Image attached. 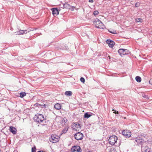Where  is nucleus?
I'll return each mask as SVG.
<instances>
[{
    "label": "nucleus",
    "instance_id": "f257e3e1",
    "mask_svg": "<svg viewBox=\"0 0 152 152\" xmlns=\"http://www.w3.org/2000/svg\"><path fill=\"white\" fill-rule=\"evenodd\" d=\"M34 121L40 124L43 123L44 122H45L43 115L41 114H37L34 117Z\"/></svg>",
    "mask_w": 152,
    "mask_h": 152
},
{
    "label": "nucleus",
    "instance_id": "f03ea898",
    "mask_svg": "<svg viewBox=\"0 0 152 152\" xmlns=\"http://www.w3.org/2000/svg\"><path fill=\"white\" fill-rule=\"evenodd\" d=\"M94 22L96 23L95 26L96 28L103 29L104 27L103 23L99 19H95Z\"/></svg>",
    "mask_w": 152,
    "mask_h": 152
},
{
    "label": "nucleus",
    "instance_id": "7ed1b4c3",
    "mask_svg": "<svg viewBox=\"0 0 152 152\" xmlns=\"http://www.w3.org/2000/svg\"><path fill=\"white\" fill-rule=\"evenodd\" d=\"M117 139V137L115 135L110 136L108 140L109 144L112 145H114L116 143Z\"/></svg>",
    "mask_w": 152,
    "mask_h": 152
},
{
    "label": "nucleus",
    "instance_id": "20e7f679",
    "mask_svg": "<svg viewBox=\"0 0 152 152\" xmlns=\"http://www.w3.org/2000/svg\"><path fill=\"white\" fill-rule=\"evenodd\" d=\"M60 137L55 135H52L49 138L50 141L53 143H56L59 140Z\"/></svg>",
    "mask_w": 152,
    "mask_h": 152
},
{
    "label": "nucleus",
    "instance_id": "39448f33",
    "mask_svg": "<svg viewBox=\"0 0 152 152\" xmlns=\"http://www.w3.org/2000/svg\"><path fill=\"white\" fill-rule=\"evenodd\" d=\"M118 52L121 56L122 55H125L129 54L130 53L129 50L124 49H119L118 50Z\"/></svg>",
    "mask_w": 152,
    "mask_h": 152
},
{
    "label": "nucleus",
    "instance_id": "423d86ee",
    "mask_svg": "<svg viewBox=\"0 0 152 152\" xmlns=\"http://www.w3.org/2000/svg\"><path fill=\"white\" fill-rule=\"evenodd\" d=\"M75 138L77 140H81L83 137V134L81 132H79L74 135Z\"/></svg>",
    "mask_w": 152,
    "mask_h": 152
},
{
    "label": "nucleus",
    "instance_id": "0eeeda50",
    "mask_svg": "<svg viewBox=\"0 0 152 152\" xmlns=\"http://www.w3.org/2000/svg\"><path fill=\"white\" fill-rule=\"evenodd\" d=\"M81 126L79 123H74L72 125V128L73 129L75 130H79L81 129Z\"/></svg>",
    "mask_w": 152,
    "mask_h": 152
},
{
    "label": "nucleus",
    "instance_id": "6e6552de",
    "mask_svg": "<svg viewBox=\"0 0 152 152\" xmlns=\"http://www.w3.org/2000/svg\"><path fill=\"white\" fill-rule=\"evenodd\" d=\"M122 134L126 137H129L131 136V133L129 130H126L122 131Z\"/></svg>",
    "mask_w": 152,
    "mask_h": 152
},
{
    "label": "nucleus",
    "instance_id": "1a4fd4ad",
    "mask_svg": "<svg viewBox=\"0 0 152 152\" xmlns=\"http://www.w3.org/2000/svg\"><path fill=\"white\" fill-rule=\"evenodd\" d=\"M71 150L72 151H77V152H80L81 151V150L80 147L79 146L77 145L71 148Z\"/></svg>",
    "mask_w": 152,
    "mask_h": 152
},
{
    "label": "nucleus",
    "instance_id": "9d476101",
    "mask_svg": "<svg viewBox=\"0 0 152 152\" xmlns=\"http://www.w3.org/2000/svg\"><path fill=\"white\" fill-rule=\"evenodd\" d=\"M54 16H56L59 14V11L57 8H53L51 9Z\"/></svg>",
    "mask_w": 152,
    "mask_h": 152
},
{
    "label": "nucleus",
    "instance_id": "9b49d317",
    "mask_svg": "<svg viewBox=\"0 0 152 152\" xmlns=\"http://www.w3.org/2000/svg\"><path fill=\"white\" fill-rule=\"evenodd\" d=\"M135 141L137 142L138 144L142 145L143 143V140L140 137H137L135 139Z\"/></svg>",
    "mask_w": 152,
    "mask_h": 152
},
{
    "label": "nucleus",
    "instance_id": "f8f14e48",
    "mask_svg": "<svg viewBox=\"0 0 152 152\" xmlns=\"http://www.w3.org/2000/svg\"><path fill=\"white\" fill-rule=\"evenodd\" d=\"M10 131L12 132L13 134H16L17 130L15 127L10 126L9 129Z\"/></svg>",
    "mask_w": 152,
    "mask_h": 152
},
{
    "label": "nucleus",
    "instance_id": "ddd939ff",
    "mask_svg": "<svg viewBox=\"0 0 152 152\" xmlns=\"http://www.w3.org/2000/svg\"><path fill=\"white\" fill-rule=\"evenodd\" d=\"M61 104L58 103H56L54 105V108L57 110H59L61 109Z\"/></svg>",
    "mask_w": 152,
    "mask_h": 152
},
{
    "label": "nucleus",
    "instance_id": "4468645a",
    "mask_svg": "<svg viewBox=\"0 0 152 152\" xmlns=\"http://www.w3.org/2000/svg\"><path fill=\"white\" fill-rule=\"evenodd\" d=\"M63 8H66V9H69L71 7V6L68 3H66L63 4Z\"/></svg>",
    "mask_w": 152,
    "mask_h": 152
},
{
    "label": "nucleus",
    "instance_id": "2eb2a0df",
    "mask_svg": "<svg viewBox=\"0 0 152 152\" xmlns=\"http://www.w3.org/2000/svg\"><path fill=\"white\" fill-rule=\"evenodd\" d=\"M65 94L68 96H72V92L70 91H66L65 93Z\"/></svg>",
    "mask_w": 152,
    "mask_h": 152
},
{
    "label": "nucleus",
    "instance_id": "dca6fc26",
    "mask_svg": "<svg viewBox=\"0 0 152 152\" xmlns=\"http://www.w3.org/2000/svg\"><path fill=\"white\" fill-rule=\"evenodd\" d=\"M142 152H149L150 149L147 147H145V148L142 150Z\"/></svg>",
    "mask_w": 152,
    "mask_h": 152
},
{
    "label": "nucleus",
    "instance_id": "f3484780",
    "mask_svg": "<svg viewBox=\"0 0 152 152\" xmlns=\"http://www.w3.org/2000/svg\"><path fill=\"white\" fill-rule=\"evenodd\" d=\"M91 116V115L89 114L88 113H85L84 115V117L85 118H88Z\"/></svg>",
    "mask_w": 152,
    "mask_h": 152
},
{
    "label": "nucleus",
    "instance_id": "a211bd4d",
    "mask_svg": "<svg viewBox=\"0 0 152 152\" xmlns=\"http://www.w3.org/2000/svg\"><path fill=\"white\" fill-rule=\"evenodd\" d=\"M135 79L136 81L139 83L141 81V78L139 76H136L135 77Z\"/></svg>",
    "mask_w": 152,
    "mask_h": 152
},
{
    "label": "nucleus",
    "instance_id": "6ab92c4d",
    "mask_svg": "<svg viewBox=\"0 0 152 152\" xmlns=\"http://www.w3.org/2000/svg\"><path fill=\"white\" fill-rule=\"evenodd\" d=\"M108 44L110 48H113L115 44V42L112 41L111 42H110V43Z\"/></svg>",
    "mask_w": 152,
    "mask_h": 152
},
{
    "label": "nucleus",
    "instance_id": "aec40b11",
    "mask_svg": "<svg viewBox=\"0 0 152 152\" xmlns=\"http://www.w3.org/2000/svg\"><path fill=\"white\" fill-rule=\"evenodd\" d=\"M26 95V93L24 92H22L20 94V96L21 98H23Z\"/></svg>",
    "mask_w": 152,
    "mask_h": 152
},
{
    "label": "nucleus",
    "instance_id": "412c9836",
    "mask_svg": "<svg viewBox=\"0 0 152 152\" xmlns=\"http://www.w3.org/2000/svg\"><path fill=\"white\" fill-rule=\"evenodd\" d=\"M36 29H35L34 28H29L28 29V32H29L31 31H33L34 30H36Z\"/></svg>",
    "mask_w": 152,
    "mask_h": 152
},
{
    "label": "nucleus",
    "instance_id": "4be33fe9",
    "mask_svg": "<svg viewBox=\"0 0 152 152\" xmlns=\"http://www.w3.org/2000/svg\"><path fill=\"white\" fill-rule=\"evenodd\" d=\"M67 130H68V129L65 128L62 130V133H65L66 132Z\"/></svg>",
    "mask_w": 152,
    "mask_h": 152
},
{
    "label": "nucleus",
    "instance_id": "5701e85b",
    "mask_svg": "<svg viewBox=\"0 0 152 152\" xmlns=\"http://www.w3.org/2000/svg\"><path fill=\"white\" fill-rule=\"evenodd\" d=\"M23 31V30H19V31L17 32L18 34L19 35L22 34H24V33H22L23 32L22 31Z\"/></svg>",
    "mask_w": 152,
    "mask_h": 152
},
{
    "label": "nucleus",
    "instance_id": "b1692460",
    "mask_svg": "<svg viewBox=\"0 0 152 152\" xmlns=\"http://www.w3.org/2000/svg\"><path fill=\"white\" fill-rule=\"evenodd\" d=\"M142 96L143 98H146L147 99H149V97H148V96H147L146 95H145V94H142Z\"/></svg>",
    "mask_w": 152,
    "mask_h": 152
},
{
    "label": "nucleus",
    "instance_id": "393cba45",
    "mask_svg": "<svg viewBox=\"0 0 152 152\" xmlns=\"http://www.w3.org/2000/svg\"><path fill=\"white\" fill-rule=\"evenodd\" d=\"M75 8V7L71 6V7H70V8H69V9L71 10V11H73Z\"/></svg>",
    "mask_w": 152,
    "mask_h": 152
},
{
    "label": "nucleus",
    "instance_id": "a878e982",
    "mask_svg": "<svg viewBox=\"0 0 152 152\" xmlns=\"http://www.w3.org/2000/svg\"><path fill=\"white\" fill-rule=\"evenodd\" d=\"M136 20L137 22H141L142 20V19H141L140 18H138Z\"/></svg>",
    "mask_w": 152,
    "mask_h": 152
},
{
    "label": "nucleus",
    "instance_id": "bb28decb",
    "mask_svg": "<svg viewBox=\"0 0 152 152\" xmlns=\"http://www.w3.org/2000/svg\"><path fill=\"white\" fill-rule=\"evenodd\" d=\"M80 80L81 82L84 83L85 81V80L84 78L83 77H81L80 78Z\"/></svg>",
    "mask_w": 152,
    "mask_h": 152
},
{
    "label": "nucleus",
    "instance_id": "cd10ccee",
    "mask_svg": "<svg viewBox=\"0 0 152 152\" xmlns=\"http://www.w3.org/2000/svg\"><path fill=\"white\" fill-rule=\"evenodd\" d=\"M93 14L95 15H97L99 14V12L97 11H95L94 12Z\"/></svg>",
    "mask_w": 152,
    "mask_h": 152
},
{
    "label": "nucleus",
    "instance_id": "c85d7f7f",
    "mask_svg": "<svg viewBox=\"0 0 152 152\" xmlns=\"http://www.w3.org/2000/svg\"><path fill=\"white\" fill-rule=\"evenodd\" d=\"M140 5V3L139 2L136 3L135 5V6L136 7H138Z\"/></svg>",
    "mask_w": 152,
    "mask_h": 152
},
{
    "label": "nucleus",
    "instance_id": "c756f323",
    "mask_svg": "<svg viewBox=\"0 0 152 152\" xmlns=\"http://www.w3.org/2000/svg\"><path fill=\"white\" fill-rule=\"evenodd\" d=\"M36 148H32L31 152H36Z\"/></svg>",
    "mask_w": 152,
    "mask_h": 152
},
{
    "label": "nucleus",
    "instance_id": "7c9ffc66",
    "mask_svg": "<svg viewBox=\"0 0 152 152\" xmlns=\"http://www.w3.org/2000/svg\"><path fill=\"white\" fill-rule=\"evenodd\" d=\"M112 41V40H111L110 39H107L106 41V43L108 45L110 43H110V42H111Z\"/></svg>",
    "mask_w": 152,
    "mask_h": 152
},
{
    "label": "nucleus",
    "instance_id": "2f4dec72",
    "mask_svg": "<svg viewBox=\"0 0 152 152\" xmlns=\"http://www.w3.org/2000/svg\"><path fill=\"white\" fill-rule=\"evenodd\" d=\"M21 31L23 32V33H24V34H26L27 33V32H28V29L27 30H23V31Z\"/></svg>",
    "mask_w": 152,
    "mask_h": 152
},
{
    "label": "nucleus",
    "instance_id": "473e14b6",
    "mask_svg": "<svg viewBox=\"0 0 152 152\" xmlns=\"http://www.w3.org/2000/svg\"><path fill=\"white\" fill-rule=\"evenodd\" d=\"M109 32L111 33H112L113 34H117V33H116V31H109Z\"/></svg>",
    "mask_w": 152,
    "mask_h": 152
},
{
    "label": "nucleus",
    "instance_id": "72a5a7b5",
    "mask_svg": "<svg viewBox=\"0 0 152 152\" xmlns=\"http://www.w3.org/2000/svg\"><path fill=\"white\" fill-rule=\"evenodd\" d=\"M112 111H114V112H113L114 113H115V114H118V111H117V112H116V111L114 110V109H113Z\"/></svg>",
    "mask_w": 152,
    "mask_h": 152
},
{
    "label": "nucleus",
    "instance_id": "f704fd0d",
    "mask_svg": "<svg viewBox=\"0 0 152 152\" xmlns=\"http://www.w3.org/2000/svg\"><path fill=\"white\" fill-rule=\"evenodd\" d=\"M149 82L150 84L152 85V78L150 79L149 81Z\"/></svg>",
    "mask_w": 152,
    "mask_h": 152
},
{
    "label": "nucleus",
    "instance_id": "c9c22d12",
    "mask_svg": "<svg viewBox=\"0 0 152 152\" xmlns=\"http://www.w3.org/2000/svg\"><path fill=\"white\" fill-rule=\"evenodd\" d=\"M89 2L90 3H93L94 1L93 0H89Z\"/></svg>",
    "mask_w": 152,
    "mask_h": 152
},
{
    "label": "nucleus",
    "instance_id": "e433bc0d",
    "mask_svg": "<svg viewBox=\"0 0 152 152\" xmlns=\"http://www.w3.org/2000/svg\"><path fill=\"white\" fill-rule=\"evenodd\" d=\"M46 106V105L45 104H44L43 105V107H45Z\"/></svg>",
    "mask_w": 152,
    "mask_h": 152
},
{
    "label": "nucleus",
    "instance_id": "4c0bfd02",
    "mask_svg": "<svg viewBox=\"0 0 152 152\" xmlns=\"http://www.w3.org/2000/svg\"><path fill=\"white\" fill-rule=\"evenodd\" d=\"M61 121L62 122H63V121H65V120H64V119H63L62 120H61Z\"/></svg>",
    "mask_w": 152,
    "mask_h": 152
}]
</instances>
